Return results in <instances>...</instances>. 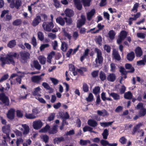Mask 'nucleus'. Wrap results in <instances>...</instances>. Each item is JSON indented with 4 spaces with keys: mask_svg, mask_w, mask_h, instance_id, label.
<instances>
[{
    "mask_svg": "<svg viewBox=\"0 0 146 146\" xmlns=\"http://www.w3.org/2000/svg\"><path fill=\"white\" fill-rule=\"evenodd\" d=\"M17 54L16 53H10L5 57H1L0 59L2 62L1 65L3 66L5 64H11L14 65L15 62L13 57H16Z\"/></svg>",
    "mask_w": 146,
    "mask_h": 146,
    "instance_id": "nucleus-1",
    "label": "nucleus"
},
{
    "mask_svg": "<svg viewBox=\"0 0 146 146\" xmlns=\"http://www.w3.org/2000/svg\"><path fill=\"white\" fill-rule=\"evenodd\" d=\"M95 52L97 54V57L94 62L93 66L95 67H97L100 66L102 63L103 58L102 56V53L100 50L96 48L94 49Z\"/></svg>",
    "mask_w": 146,
    "mask_h": 146,
    "instance_id": "nucleus-2",
    "label": "nucleus"
},
{
    "mask_svg": "<svg viewBox=\"0 0 146 146\" xmlns=\"http://www.w3.org/2000/svg\"><path fill=\"white\" fill-rule=\"evenodd\" d=\"M2 129L3 133V139H5V138H9V134L11 131L10 125H7L3 126L2 127Z\"/></svg>",
    "mask_w": 146,
    "mask_h": 146,
    "instance_id": "nucleus-3",
    "label": "nucleus"
},
{
    "mask_svg": "<svg viewBox=\"0 0 146 146\" xmlns=\"http://www.w3.org/2000/svg\"><path fill=\"white\" fill-rule=\"evenodd\" d=\"M42 27L45 31L47 32H50L53 27L54 24L52 22H44L42 25Z\"/></svg>",
    "mask_w": 146,
    "mask_h": 146,
    "instance_id": "nucleus-4",
    "label": "nucleus"
},
{
    "mask_svg": "<svg viewBox=\"0 0 146 146\" xmlns=\"http://www.w3.org/2000/svg\"><path fill=\"white\" fill-rule=\"evenodd\" d=\"M20 54L21 56L20 60L23 63L26 62L27 59L29 58L30 54L27 52H21Z\"/></svg>",
    "mask_w": 146,
    "mask_h": 146,
    "instance_id": "nucleus-5",
    "label": "nucleus"
},
{
    "mask_svg": "<svg viewBox=\"0 0 146 146\" xmlns=\"http://www.w3.org/2000/svg\"><path fill=\"white\" fill-rule=\"evenodd\" d=\"M0 100L2 102H0L1 104H4L5 105L8 106L9 105V100L7 96H6L4 94H0Z\"/></svg>",
    "mask_w": 146,
    "mask_h": 146,
    "instance_id": "nucleus-6",
    "label": "nucleus"
},
{
    "mask_svg": "<svg viewBox=\"0 0 146 146\" xmlns=\"http://www.w3.org/2000/svg\"><path fill=\"white\" fill-rule=\"evenodd\" d=\"M42 125V123L40 120L35 121L33 123V127L34 129H40Z\"/></svg>",
    "mask_w": 146,
    "mask_h": 146,
    "instance_id": "nucleus-7",
    "label": "nucleus"
},
{
    "mask_svg": "<svg viewBox=\"0 0 146 146\" xmlns=\"http://www.w3.org/2000/svg\"><path fill=\"white\" fill-rule=\"evenodd\" d=\"M81 19L77 21V27L80 28L85 23L86 18L84 15H81Z\"/></svg>",
    "mask_w": 146,
    "mask_h": 146,
    "instance_id": "nucleus-8",
    "label": "nucleus"
},
{
    "mask_svg": "<svg viewBox=\"0 0 146 146\" xmlns=\"http://www.w3.org/2000/svg\"><path fill=\"white\" fill-rule=\"evenodd\" d=\"M31 81L36 84H39L43 80L42 78L39 75H35L32 76L31 78Z\"/></svg>",
    "mask_w": 146,
    "mask_h": 146,
    "instance_id": "nucleus-9",
    "label": "nucleus"
},
{
    "mask_svg": "<svg viewBox=\"0 0 146 146\" xmlns=\"http://www.w3.org/2000/svg\"><path fill=\"white\" fill-rule=\"evenodd\" d=\"M41 18L40 16L37 15L36 17L34 19L32 23V25L33 26L37 25L40 22Z\"/></svg>",
    "mask_w": 146,
    "mask_h": 146,
    "instance_id": "nucleus-10",
    "label": "nucleus"
},
{
    "mask_svg": "<svg viewBox=\"0 0 146 146\" xmlns=\"http://www.w3.org/2000/svg\"><path fill=\"white\" fill-rule=\"evenodd\" d=\"M15 110L14 109H11L9 111L7 116L10 119H13L14 118Z\"/></svg>",
    "mask_w": 146,
    "mask_h": 146,
    "instance_id": "nucleus-11",
    "label": "nucleus"
},
{
    "mask_svg": "<svg viewBox=\"0 0 146 146\" xmlns=\"http://www.w3.org/2000/svg\"><path fill=\"white\" fill-rule=\"evenodd\" d=\"M64 13L66 16L69 17H72L74 15V12L71 9H67L64 11Z\"/></svg>",
    "mask_w": 146,
    "mask_h": 146,
    "instance_id": "nucleus-12",
    "label": "nucleus"
},
{
    "mask_svg": "<svg viewBox=\"0 0 146 146\" xmlns=\"http://www.w3.org/2000/svg\"><path fill=\"white\" fill-rule=\"evenodd\" d=\"M125 67L126 69L129 70L127 71V72L133 73L135 70L134 68L133 67L131 64H126L125 65Z\"/></svg>",
    "mask_w": 146,
    "mask_h": 146,
    "instance_id": "nucleus-13",
    "label": "nucleus"
},
{
    "mask_svg": "<svg viewBox=\"0 0 146 146\" xmlns=\"http://www.w3.org/2000/svg\"><path fill=\"white\" fill-rule=\"evenodd\" d=\"M22 127L24 129L23 134L24 135H26L27 134L29 131V126L26 124H22Z\"/></svg>",
    "mask_w": 146,
    "mask_h": 146,
    "instance_id": "nucleus-14",
    "label": "nucleus"
},
{
    "mask_svg": "<svg viewBox=\"0 0 146 146\" xmlns=\"http://www.w3.org/2000/svg\"><path fill=\"white\" fill-rule=\"evenodd\" d=\"M95 12L94 9H92L90 12L87 13V19L88 21H90L92 17L94 16Z\"/></svg>",
    "mask_w": 146,
    "mask_h": 146,
    "instance_id": "nucleus-15",
    "label": "nucleus"
},
{
    "mask_svg": "<svg viewBox=\"0 0 146 146\" xmlns=\"http://www.w3.org/2000/svg\"><path fill=\"white\" fill-rule=\"evenodd\" d=\"M88 125L90 126L95 127L97 125V122L94 120L92 119H89L88 122Z\"/></svg>",
    "mask_w": 146,
    "mask_h": 146,
    "instance_id": "nucleus-16",
    "label": "nucleus"
},
{
    "mask_svg": "<svg viewBox=\"0 0 146 146\" xmlns=\"http://www.w3.org/2000/svg\"><path fill=\"white\" fill-rule=\"evenodd\" d=\"M58 132V129L56 125H54L48 131V133L50 134H54Z\"/></svg>",
    "mask_w": 146,
    "mask_h": 146,
    "instance_id": "nucleus-17",
    "label": "nucleus"
},
{
    "mask_svg": "<svg viewBox=\"0 0 146 146\" xmlns=\"http://www.w3.org/2000/svg\"><path fill=\"white\" fill-rule=\"evenodd\" d=\"M135 57V54L133 52H131L128 53L127 55V59L129 61H132Z\"/></svg>",
    "mask_w": 146,
    "mask_h": 146,
    "instance_id": "nucleus-18",
    "label": "nucleus"
},
{
    "mask_svg": "<svg viewBox=\"0 0 146 146\" xmlns=\"http://www.w3.org/2000/svg\"><path fill=\"white\" fill-rule=\"evenodd\" d=\"M135 53L137 57H140L142 54V51L141 48L137 47L135 50Z\"/></svg>",
    "mask_w": 146,
    "mask_h": 146,
    "instance_id": "nucleus-19",
    "label": "nucleus"
},
{
    "mask_svg": "<svg viewBox=\"0 0 146 146\" xmlns=\"http://www.w3.org/2000/svg\"><path fill=\"white\" fill-rule=\"evenodd\" d=\"M97 113L99 115L103 116H107L109 115L107 111L105 110H103L102 111L98 110L97 111Z\"/></svg>",
    "mask_w": 146,
    "mask_h": 146,
    "instance_id": "nucleus-20",
    "label": "nucleus"
},
{
    "mask_svg": "<svg viewBox=\"0 0 146 146\" xmlns=\"http://www.w3.org/2000/svg\"><path fill=\"white\" fill-rule=\"evenodd\" d=\"M142 125V123H140L138 124L136 126H135L133 129L132 134L133 135H134Z\"/></svg>",
    "mask_w": 146,
    "mask_h": 146,
    "instance_id": "nucleus-21",
    "label": "nucleus"
},
{
    "mask_svg": "<svg viewBox=\"0 0 146 146\" xmlns=\"http://www.w3.org/2000/svg\"><path fill=\"white\" fill-rule=\"evenodd\" d=\"M119 71L121 73L122 75H124V76L123 78H126L127 77L126 75L127 74V72L126 71L124 68L123 67L120 66L119 67Z\"/></svg>",
    "mask_w": 146,
    "mask_h": 146,
    "instance_id": "nucleus-22",
    "label": "nucleus"
},
{
    "mask_svg": "<svg viewBox=\"0 0 146 146\" xmlns=\"http://www.w3.org/2000/svg\"><path fill=\"white\" fill-rule=\"evenodd\" d=\"M110 95L115 100H118L120 99L119 95L117 93L113 92L110 94Z\"/></svg>",
    "mask_w": 146,
    "mask_h": 146,
    "instance_id": "nucleus-23",
    "label": "nucleus"
},
{
    "mask_svg": "<svg viewBox=\"0 0 146 146\" xmlns=\"http://www.w3.org/2000/svg\"><path fill=\"white\" fill-rule=\"evenodd\" d=\"M56 22L60 25L63 26L65 24L64 19L61 17H59L56 19Z\"/></svg>",
    "mask_w": 146,
    "mask_h": 146,
    "instance_id": "nucleus-24",
    "label": "nucleus"
},
{
    "mask_svg": "<svg viewBox=\"0 0 146 146\" xmlns=\"http://www.w3.org/2000/svg\"><path fill=\"white\" fill-rule=\"evenodd\" d=\"M113 57L116 60L119 61L121 59L120 55L118 54V52L116 50H113Z\"/></svg>",
    "mask_w": 146,
    "mask_h": 146,
    "instance_id": "nucleus-25",
    "label": "nucleus"
},
{
    "mask_svg": "<svg viewBox=\"0 0 146 146\" xmlns=\"http://www.w3.org/2000/svg\"><path fill=\"white\" fill-rule=\"evenodd\" d=\"M107 79L109 81L113 82L115 79V76L114 74H110L108 76Z\"/></svg>",
    "mask_w": 146,
    "mask_h": 146,
    "instance_id": "nucleus-26",
    "label": "nucleus"
},
{
    "mask_svg": "<svg viewBox=\"0 0 146 146\" xmlns=\"http://www.w3.org/2000/svg\"><path fill=\"white\" fill-rule=\"evenodd\" d=\"M89 51V49H87L85 50L84 54L80 57V59L81 62H82L84 59L88 55Z\"/></svg>",
    "mask_w": 146,
    "mask_h": 146,
    "instance_id": "nucleus-27",
    "label": "nucleus"
},
{
    "mask_svg": "<svg viewBox=\"0 0 146 146\" xmlns=\"http://www.w3.org/2000/svg\"><path fill=\"white\" fill-rule=\"evenodd\" d=\"M38 59L41 64H44L45 63L46 59L44 56H40L38 57Z\"/></svg>",
    "mask_w": 146,
    "mask_h": 146,
    "instance_id": "nucleus-28",
    "label": "nucleus"
},
{
    "mask_svg": "<svg viewBox=\"0 0 146 146\" xmlns=\"http://www.w3.org/2000/svg\"><path fill=\"white\" fill-rule=\"evenodd\" d=\"M64 139L63 137H56L54 139V143L55 144H58L59 143L62 141H64Z\"/></svg>",
    "mask_w": 146,
    "mask_h": 146,
    "instance_id": "nucleus-29",
    "label": "nucleus"
},
{
    "mask_svg": "<svg viewBox=\"0 0 146 146\" xmlns=\"http://www.w3.org/2000/svg\"><path fill=\"white\" fill-rule=\"evenodd\" d=\"M25 117L27 119H33L35 118L36 117L33 113H26L25 115Z\"/></svg>",
    "mask_w": 146,
    "mask_h": 146,
    "instance_id": "nucleus-30",
    "label": "nucleus"
},
{
    "mask_svg": "<svg viewBox=\"0 0 146 146\" xmlns=\"http://www.w3.org/2000/svg\"><path fill=\"white\" fill-rule=\"evenodd\" d=\"M146 114V109L145 108L141 109L139 113V117H143Z\"/></svg>",
    "mask_w": 146,
    "mask_h": 146,
    "instance_id": "nucleus-31",
    "label": "nucleus"
},
{
    "mask_svg": "<svg viewBox=\"0 0 146 146\" xmlns=\"http://www.w3.org/2000/svg\"><path fill=\"white\" fill-rule=\"evenodd\" d=\"M146 62V56L145 55L143 57V59L137 61V64L138 65H144Z\"/></svg>",
    "mask_w": 146,
    "mask_h": 146,
    "instance_id": "nucleus-32",
    "label": "nucleus"
},
{
    "mask_svg": "<svg viewBox=\"0 0 146 146\" xmlns=\"http://www.w3.org/2000/svg\"><path fill=\"white\" fill-rule=\"evenodd\" d=\"M81 1L84 7H89L90 6L91 0H81Z\"/></svg>",
    "mask_w": 146,
    "mask_h": 146,
    "instance_id": "nucleus-33",
    "label": "nucleus"
},
{
    "mask_svg": "<svg viewBox=\"0 0 146 146\" xmlns=\"http://www.w3.org/2000/svg\"><path fill=\"white\" fill-rule=\"evenodd\" d=\"M132 95L130 92L125 93L124 95V97L125 99L130 100L132 98Z\"/></svg>",
    "mask_w": 146,
    "mask_h": 146,
    "instance_id": "nucleus-34",
    "label": "nucleus"
},
{
    "mask_svg": "<svg viewBox=\"0 0 146 146\" xmlns=\"http://www.w3.org/2000/svg\"><path fill=\"white\" fill-rule=\"evenodd\" d=\"M60 115L62 119H68L70 117V116L67 112H66L65 113H61L60 114Z\"/></svg>",
    "mask_w": 146,
    "mask_h": 146,
    "instance_id": "nucleus-35",
    "label": "nucleus"
},
{
    "mask_svg": "<svg viewBox=\"0 0 146 146\" xmlns=\"http://www.w3.org/2000/svg\"><path fill=\"white\" fill-rule=\"evenodd\" d=\"M68 48V45L65 42H62L61 49L63 51H66Z\"/></svg>",
    "mask_w": 146,
    "mask_h": 146,
    "instance_id": "nucleus-36",
    "label": "nucleus"
},
{
    "mask_svg": "<svg viewBox=\"0 0 146 146\" xmlns=\"http://www.w3.org/2000/svg\"><path fill=\"white\" fill-rule=\"evenodd\" d=\"M103 139H106L107 138V137L109 135L108 131L107 129H105L103 133L102 134Z\"/></svg>",
    "mask_w": 146,
    "mask_h": 146,
    "instance_id": "nucleus-37",
    "label": "nucleus"
},
{
    "mask_svg": "<svg viewBox=\"0 0 146 146\" xmlns=\"http://www.w3.org/2000/svg\"><path fill=\"white\" fill-rule=\"evenodd\" d=\"M33 64L37 70H40L41 69V66L39 63L38 62L37 60H35L34 61Z\"/></svg>",
    "mask_w": 146,
    "mask_h": 146,
    "instance_id": "nucleus-38",
    "label": "nucleus"
},
{
    "mask_svg": "<svg viewBox=\"0 0 146 146\" xmlns=\"http://www.w3.org/2000/svg\"><path fill=\"white\" fill-rule=\"evenodd\" d=\"M40 90V87H38L34 89V91L33 92V94L35 95L40 96L39 92Z\"/></svg>",
    "mask_w": 146,
    "mask_h": 146,
    "instance_id": "nucleus-39",
    "label": "nucleus"
},
{
    "mask_svg": "<svg viewBox=\"0 0 146 146\" xmlns=\"http://www.w3.org/2000/svg\"><path fill=\"white\" fill-rule=\"evenodd\" d=\"M100 78L102 81H104L106 78V76L103 72L101 71L100 74Z\"/></svg>",
    "mask_w": 146,
    "mask_h": 146,
    "instance_id": "nucleus-40",
    "label": "nucleus"
},
{
    "mask_svg": "<svg viewBox=\"0 0 146 146\" xmlns=\"http://www.w3.org/2000/svg\"><path fill=\"white\" fill-rule=\"evenodd\" d=\"M50 128V126L48 125H47L44 127L42 128L40 131V132H45L49 131Z\"/></svg>",
    "mask_w": 146,
    "mask_h": 146,
    "instance_id": "nucleus-41",
    "label": "nucleus"
},
{
    "mask_svg": "<svg viewBox=\"0 0 146 146\" xmlns=\"http://www.w3.org/2000/svg\"><path fill=\"white\" fill-rule=\"evenodd\" d=\"M115 35V33L113 30L110 31L108 33L109 37L111 39H113L114 38Z\"/></svg>",
    "mask_w": 146,
    "mask_h": 146,
    "instance_id": "nucleus-42",
    "label": "nucleus"
},
{
    "mask_svg": "<svg viewBox=\"0 0 146 146\" xmlns=\"http://www.w3.org/2000/svg\"><path fill=\"white\" fill-rule=\"evenodd\" d=\"M16 44V42L15 40H12L9 42L8 44V47L10 48L14 47Z\"/></svg>",
    "mask_w": 146,
    "mask_h": 146,
    "instance_id": "nucleus-43",
    "label": "nucleus"
},
{
    "mask_svg": "<svg viewBox=\"0 0 146 146\" xmlns=\"http://www.w3.org/2000/svg\"><path fill=\"white\" fill-rule=\"evenodd\" d=\"M90 143V141L89 140H84L82 139H81L80 142V144L82 145H86L88 143Z\"/></svg>",
    "mask_w": 146,
    "mask_h": 146,
    "instance_id": "nucleus-44",
    "label": "nucleus"
},
{
    "mask_svg": "<svg viewBox=\"0 0 146 146\" xmlns=\"http://www.w3.org/2000/svg\"><path fill=\"white\" fill-rule=\"evenodd\" d=\"M113 123V121L107 122H101L100 124L101 126L106 127L108 125H111Z\"/></svg>",
    "mask_w": 146,
    "mask_h": 146,
    "instance_id": "nucleus-45",
    "label": "nucleus"
},
{
    "mask_svg": "<svg viewBox=\"0 0 146 146\" xmlns=\"http://www.w3.org/2000/svg\"><path fill=\"white\" fill-rule=\"evenodd\" d=\"M48 37L52 39H55L56 37L55 34H54L52 33H49L47 35Z\"/></svg>",
    "mask_w": 146,
    "mask_h": 146,
    "instance_id": "nucleus-46",
    "label": "nucleus"
},
{
    "mask_svg": "<svg viewBox=\"0 0 146 146\" xmlns=\"http://www.w3.org/2000/svg\"><path fill=\"white\" fill-rule=\"evenodd\" d=\"M21 1L19 0H17L14 4V6L17 9H18L19 7L21 6Z\"/></svg>",
    "mask_w": 146,
    "mask_h": 146,
    "instance_id": "nucleus-47",
    "label": "nucleus"
},
{
    "mask_svg": "<svg viewBox=\"0 0 146 146\" xmlns=\"http://www.w3.org/2000/svg\"><path fill=\"white\" fill-rule=\"evenodd\" d=\"M22 21L20 19H17L13 22V25L15 26L19 25L21 24Z\"/></svg>",
    "mask_w": 146,
    "mask_h": 146,
    "instance_id": "nucleus-48",
    "label": "nucleus"
},
{
    "mask_svg": "<svg viewBox=\"0 0 146 146\" xmlns=\"http://www.w3.org/2000/svg\"><path fill=\"white\" fill-rule=\"evenodd\" d=\"M54 5L56 8H59L60 7V5L59 2L58 0H53Z\"/></svg>",
    "mask_w": 146,
    "mask_h": 146,
    "instance_id": "nucleus-49",
    "label": "nucleus"
},
{
    "mask_svg": "<svg viewBox=\"0 0 146 146\" xmlns=\"http://www.w3.org/2000/svg\"><path fill=\"white\" fill-rule=\"evenodd\" d=\"M64 19L66 21V22L67 24L68 25H71L72 23V20L70 18H67V17L64 18Z\"/></svg>",
    "mask_w": 146,
    "mask_h": 146,
    "instance_id": "nucleus-50",
    "label": "nucleus"
},
{
    "mask_svg": "<svg viewBox=\"0 0 146 146\" xmlns=\"http://www.w3.org/2000/svg\"><path fill=\"white\" fill-rule=\"evenodd\" d=\"M135 108L137 109L140 110L145 108L144 107L143 104L141 102L139 103L135 107Z\"/></svg>",
    "mask_w": 146,
    "mask_h": 146,
    "instance_id": "nucleus-51",
    "label": "nucleus"
},
{
    "mask_svg": "<svg viewBox=\"0 0 146 146\" xmlns=\"http://www.w3.org/2000/svg\"><path fill=\"white\" fill-rule=\"evenodd\" d=\"M127 36V33L126 32L124 31H121L120 33V37L122 39H124Z\"/></svg>",
    "mask_w": 146,
    "mask_h": 146,
    "instance_id": "nucleus-52",
    "label": "nucleus"
},
{
    "mask_svg": "<svg viewBox=\"0 0 146 146\" xmlns=\"http://www.w3.org/2000/svg\"><path fill=\"white\" fill-rule=\"evenodd\" d=\"M49 46V45L48 44H42L40 47V50L42 51L45 48H48Z\"/></svg>",
    "mask_w": 146,
    "mask_h": 146,
    "instance_id": "nucleus-53",
    "label": "nucleus"
},
{
    "mask_svg": "<svg viewBox=\"0 0 146 146\" xmlns=\"http://www.w3.org/2000/svg\"><path fill=\"white\" fill-rule=\"evenodd\" d=\"M92 128H91L88 126H86L83 128V131L84 132H85L87 131H92Z\"/></svg>",
    "mask_w": 146,
    "mask_h": 146,
    "instance_id": "nucleus-54",
    "label": "nucleus"
},
{
    "mask_svg": "<svg viewBox=\"0 0 146 146\" xmlns=\"http://www.w3.org/2000/svg\"><path fill=\"white\" fill-rule=\"evenodd\" d=\"M38 37L39 40L41 41L44 40V36L42 33L40 31H39L38 33Z\"/></svg>",
    "mask_w": 146,
    "mask_h": 146,
    "instance_id": "nucleus-55",
    "label": "nucleus"
},
{
    "mask_svg": "<svg viewBox=\"0 0 146 146\" xmlns=\"http://www.w3.org/2000/svg\"><path fill=\"white\" fill-rule=\"evenodd\" d=\"M93 99V96L92 94L90 93L89 94L88 96L86 98V100L88 102L92 101Z\"/></svg>",
    "mask_w": 146,
    "mask_h": 146,
    "instance_id": "nucleus-56",
    "label": "nucleus"
},
{
    "mask_svg": "<svg viewBox=\"0 0 146 146\" xmlns=\"http://www.w3.org/2000/svg\"><path fill=\"white\" fill-rule=\"evenodd\" d=\"M100 88L99 86L95 87L93 90V92L95 94H96L100 92Z\"/></svg>",
    "mask_w": 146,
    "mask_h": 146,
    "instance_id": "nucleus-57",
    "label": "nucleus"
},
{
    "mask_svg": "<svg viewBox=\"0 0 146 146\" xmlns=\"http://www.w3.org/2000/svg\"><path fill=\"white\" fill-rule=\"evenodd\" d=\"M17 116L19 118H21L23 116V114L22 112L20 110H17L16 111Z\"/></svg>",
    "mask_w": 146,
    "mask_h": 146,
    "instance_id": "nucleus-58",
    "label": "nucleus"
},
{
    "mask_svg": "<svg viewBox=\"0 0 146 146\" xmlns=\"http://www.w3.org/2000/svg\"><path fill=\"white\" fill-rule=\"evenodd\" d=\"M83 91L85 92L88 91L89 88L88 85L86 83H84L83 84Z\"/></svg>",
    "mask_w": 146,
    "mask_h": 146,
    "instance_id": "nucleus-59",
    "label": "nucleus"
},
{
    "mask_svg": "<svg viewBox=\"0 0 146 146\" xmlns=\"http://www.w3.org/2000/svg\"><path fill=\"white\" fill-rule=\"evenodd\" d=\"M9 77L8 74H6L2 76L0 79V82H3L7 79Z\"/></svg>",
    "mask_w": 146,
    "mask_h": 146,
    "instance_id": "nucleus-60",
    "label": "nucleus"
},
{
    "mask_svg": "<svg viewBox=\"0 0 146 146\" xmlns=\"http://www.w3.org/2000/svg\"><path fill=\"white\" fill-rule=\"evenodd\" d=\"M139 5L138 3H136L135 4L131 11H135V12H136L137 11V9L139 6Z\"/></svg>",
    "mask_w": 146,
    "mask_h": 146,
    "instance_id": "nucleus-61",
    "label": "nucleus"
},
{
    "mask_svg": "<svg viewBox=\"0 0 146 146\" xmlns=\"http://www.w3.org/2000/svg\"><path fill=\"white\" fill-rule=\"evenodd\" d=\"M23 139L21 138L17 139L16 141V145L17 146H19L20 144L23 143Z\"/></svg>",
    "mask_w": 146,
    "mask_h": 146,
    "instance_id": "nucleus-62",
    "label": "nucleus"
},
{
    "mask_svg": "<svg viewBox=\"0 0 146 146\" xmlns=\"http://www.w3.org/2000/svg\"><path fill=\"white\" fill-rule=\"evenodd\" d=\"M137 35L138 37L143 38H144L146 36V35L143 33H138Z\"/></svg>",
    "mask_w": 146,
    "mask_h": 146,
    "instance_id": "nucleus-63",
    "label": "nucleus"
},
{
    "mask_svg": "<svg viewBox=\"0 0 146 146\" xmlns=\"http://www.w3.org/2000/svg\"><path fill=\"white\" fill-rule=\"evenodd\" d=\"M96 43L100 45H101V42L102 41V37L100 36H98L97 37L96 39Z\"/></svg>",
    "mask_w": 146,
    "mask_h": 146,
    "instance_id": "nucleus-64",
    "label": "nucleus"
}]
</instances>
